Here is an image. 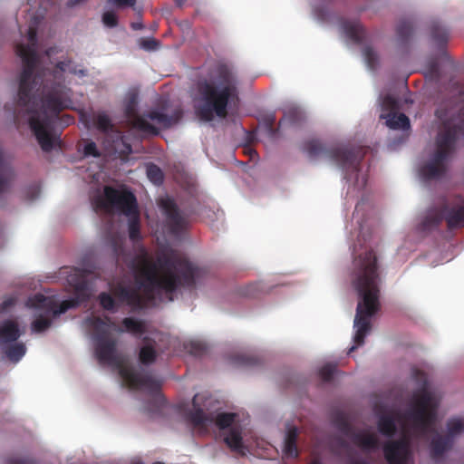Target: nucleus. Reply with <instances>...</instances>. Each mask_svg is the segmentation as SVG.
I'll return each mask as SVG.
<instances>
[{
	"label": "nucleus",
	"instance_id": "18",
	"mask_svg": "<svg viewBox=\"0 0 464 464\" xmlns=\"http://www.w3.org/2000/svg\"><path fill=\"white\" fill-rule=\"evenodd\" d=\"M22 332L19 328V324L15 320L6 319L0 323V348L9 343L16 342Z\"/></svg>",
	"mask_w": 464,
	"mask_h": 464
},
{
	"label": "nucleus",
	"instance_id": "7",
	"mask_svg": "<svg viewBox=\"0 0 464 464\" xmlns=\"http://www.w3.org/2000/svg\"><path fill=\"white\" fill-rule=\"evenodd\" d=\"M95 211L111 212L118 210L130 217L128 228L130 239L136 243L141 239L140 221L135 195L129 190H119L111 186H105L103 195H98L92 199Z\"/></svg>",
	"mask_w": 464,
	"mask_h": 464
},
{
	"label": "nucleus",
	"instance_id": "37",
	"mask_svg": "<svg viewBox=\"0 0 464 464\" xmlns=\"http://www.w3.org/2000/svg\"><path fill=\"white\" fill-rule=\"evenodd\" d=\"M398 108V102L394 97L391 95H386L383 97L382 102V109L383 111H386V113H396Z\"/></svg>",
	"mask_w": 464,
	"mask_h": 464
},
{
	"label": "nucleus",
	"instance_id": "43",
	"mask_svg": "<svg viewBox=\"0 0 464 464\" xmlns=\"http://www.w3.org/2000/svg\"><path fill=\"white\" fill-rule=\"evenodd\" d=\"M83 152L85 156H92L98 158L101 156L99 150L97 149L96 143L89 141L85 144Z\"/></svg>",
	"mask_w": 464,
	"mask_h": 464
},
{
	"label": "nucleus",
	"instance_id": "20",
	"mask_svg": "<svg viewBox=\"0 0 464 464\" xmlns=\"http://www.w3.org/2000/svg\"><path fill=\"white\" fill-rule=\"evenodd\" d=\"M350 438L353 443L362 450H374L378 449L380 445L377 436L367 431H353Z\"/></svg>",
	"mask_w": 464,
	"mask_h": 464
},
{
	"label": "nucleus",
	"instance_id": "23",
	"mask_svg": "<svg viewBox=\"0 0 464 464\" xmlns=\"http://www.w3.org/2000/svg\"><path fill=\"white\" fill-rule=\"evenodd\" d=\"M430 35L431 41L439 49L445 48L450 38L449 30L438 20L431 21L430 24Z\"/></svg>",
	"mask_w": 464,
	"mask_h": 464
},
{
	"label": "nucleus",
	"instance_id": "48",
	"mask_svg": "<svg viewBox=\"0 0 464 464\" xmlns=\"http://www.w3.org/2000/svg\"><path fill=\"white\" fill-rule=\"evenodd\" d=\"M118 7L133 6L137 0H108Z\"/></svg>",
	"mask_w": 464,
	"mask_h": 464
},
{
	"label": "nucleus",
	"instance_id": "14",
	"mask_svg": "<svg viewBox=\"0 0 464 464\" xmlns=\"http://www.w3.org/2000/svg\"><path fill=\"white\" fill-rule=\"evenodd\" d=\"M136 106L137 102L135 97H132L125 106V116L131 127L142 133L158 135L160 133L159 129L147 121L145 114L143 116L139 115Z\"/></svg>",
	"mask_w": 464,
	"mask_h": 464
},
{
	"label": "nucleus",
	"instance_id": "13",
	"mask_svg": "<svg viewBox=\"0 0 464 464\" xmlns=\"http://www.w3.org/2000/svg\"><path fill=\"white\" fill-rule=\"evenodd\" d=\"M385 459L389 464H406L410 453V443L405 438L387 441L383 445Z\"/></svg>",
	"mask_w": 464,
	"mask_h": 464
},
{
	"label": "nucleus",
	"instance_id": "53",
	"mask_svg": "<svg viewBox=\"0 0 464 464\" xmlns=\"http://www.w3.org/2000/svg\"><path fill=\"white\" fill-rule=\"evenodd\" d=\"M430 71L433 72V73H438L439 72V67H438V64L436 63H432L430 64Z\"/></svg>",
	"mask_w": 464,
	"mask_h": 464
},
{
	"label": "nucleus",
	"instance_id": "46",
	"mask_svg": "<svg viewBox=\"0 0 464 464\" xmlns=\"http://www.w3.org/2000/svg\"><path fill=\"white\" fill-rule=\"evenodd\" d=\"M237 362L242 365L252 366L256 364L258 360L255 357L242 355L238 356Z\"/></svg>",
	"mask_w": 464,
	"mask_h": 464
},
{
	"label": "nucleus",
	"instance_id": "15",
	"mask_svg": "<svg viewBox=\"0 0 464 464\" xmlns=\"http://www.w3.org/2000/svg\"><path fill=\"white\" fill-rule=\"evenodd\" d=\"M182 115L181 108H176L170 113L166 111V108H157L148 111L145 118L156 122L161 128L169 129L177 124Z\"/></svg>",
	"mask_w": 464,
	"mask_h": 464
},
{
	"label": "nucleus",
	"instance_id": "29",
	"mask_svg": "<svg viewBox=\"0 0 464 464\" xmlns=\"http://www.w3.org/2000/svg\"><path fill=\"white\" fill-rule=\"evenodd\" d=\"M413 33L412 23L409 20H401L396 28L397 39L401 44H406Z\"/></svg>",
	"mask_w": 464,
	"mask_h": 464
},
{
	"label": "nucleus",
	"instance_id": "6",
	"mask_svg": "<svg viewBox=\"0 0 464 464\" xmlns=\"http://www.w3.org/2000/svg\"><path fill=\"white\" fill-rule=\"evenodd\" d=\"M412 378L420 387L413 393L411 408L404 417L411 422L417 432L427 435L436 425L440 399L429 389L425 372L415 368L412 370Z\"/></svg>",
	"mask_w": 464,
	"mask_h": 464
},
{
	"label": "nucleus",
	"instance_id": "11",
	"mask_svg": "<svg viewBox=\"0 0 464 464\" xmlns=\"http://www.w3.org/2000/svg\"><path fill=\"white\" fill-rule=\"evenodd\" d=\"M209 401L210 398L202 394L194 395L192 399L193 409L187 414V420L195 428L207 430L208 427L213 423L220 430H229L232 426H237L235 424L237 418V413L221 412L216 414L209 411Z\"/></svg>",
	"mask_w": 464,
	"mask_h": 464
},
{
	"label": "nucleus",
	"instance_id": "8",
	"mask_svg": "<svg viewBox=\"0 0 464 464\" xmlns=\"http://www.w3.org/2000/svg\"><path fill=\"white\" fill-rule=\"evenodd\" d=\"M303 150L311 159L324 158L336 163L345 171L346 179L350 174H358L361 161L365 154L362 147H326L314 139L305 141Z\"/></svg>",
	"mask_w": 464,
	"mask_h": 464
},
{
	"label": "nucleus",
	"instance_id": "47",
	"mask_svg": "<svg viewBox=\"0 0 464 464\" xmlns=\"http://www.w3.org/2000/svg\"><path fill=\"white\" fill-rule=\"evenodd\" d=\"M159 45V42L155 39H145L141 43V46L146 50H155Z\"/></svg>",
	"mask_w": 464,
	"mask_h": 464
},
{
	"label": "nucleus",
	"instance_id": "41",
	"mask_svg": "<svg viewBox=\"0 0 464 464\" xmlns=\"http://www.w3.org/2000/svg\"><path fill=\"white\" fill-rule=\"evenodd\" d=\"M189 353L195 356H201L207 352L205 344L199 342H191L188 346Z\"/></svg>",
	"mask_w": 464,
	"mask_h": 464
},
{
	"label": "nucleus",
	"instance_id": "40",
	"mask_svg": "<svg viewBox=\"0 0 464 464\" xmlns=\"http://www.w3.org/2000/svg\"><path fill=\"white\" fill-rule=\"evenodd\" d=\"M102 23L110 28L116 27L118 25V17L112 11L104 12L102 14Z\"/></svg>",
	"mask_w": 464,
	"mask_h": 464
},
{
	"label": "nucleus",
	"instance_id": "34",
	"mask_svg": "<svg viewBox=\"0 0 464 464\" xmlns=\"http://www.w3.org/2000/svg\"><path fill=\"white\" fill-rule=\"evenodd\" d=\"M147 177L155 185H160L163 182L164 175L160 167L150 163L147 166Z\"/></svg>",
	"mask_w": 464,
	"mask_h": 464
},
{
	"label": "nucleus",
	"instance_id": "55",
	"mask_svg": "<svg viewBox=\"0 0 464 464\" xmlns=\"http://www.w3.org/2000/svg\"><path fill=\"white\" fill-rule=\"evenodd\" d=\"M131 27L135 30H138V29H141L142 28V24H137V23H132L131 24Z\"/></svg>",
	"mask_w": 464,
	"mask_h": 464
},
{
	"label": "nucleus",
	"instance_id": "3",
	"mask_svg": "<svg viewBox=\"0 0 464 464\" xmlns=\"http://www.w3.org/2000/svg\"><path fill=\"white\" fill-rule=\"evenodd\" d=\"M380 274L377 256L372 249L355 256L353 261L352 284L360 300L356 307L353 327L355 334L348 353L364 343L366 334L371 330V318L380 309Z\"/></svg>",
	"mask_w": 464,
	"mask_h": 464
},
{
	"label": "nucleus",
	"instance_id": "58",
	"mask_svg": "<svg viewBox=\"0 0 464 464\" xmlns=\"http://www.w3.org/2000/svg\"><path fill=\"white\" fill-rule=\"evenodd\" d=\"M246 150H247V151H248V153H250L251 157H253V155H256V151L252 150V149L246 148Z\"/></svg>",
	"mask_w": 464,
	"mask_h": 464
},
{
	"label": "nucleus",
	"instance_id": "49",
	"mask_svg": "<svg viewBox=\"0 0 464 464\" xmlns=\"http://www.w3.org/2000/svg\"><path fill=\"white\" fill-rule=\"evenodd\" d=\"M256 291H257V285L252 284V285H247L245 288L243 294L246 296L255 297L256 295Z\"/></svg>",
	"mask_w": 464,
	"mask_h": 464
},
{
	"label": "nucleus",
	"instance_id": "1",
	"mask_svg": "<svg viewBox=\"0 0 464 464\" xmlns=\"http://www.w3.org/2000/svg\"><path fill=\"white\" fill-rule=\"evenodd\" d=\"M28 36L32 44H18L15 46V53L24 63L20 74L17 105L28 114L30 129L41 149L49 152L60 143L59 138L52 135L50 131L53 119L67 108L65 87L59 82L61 74L69 72L84 76L86 71L77 69L71 60H65L57 63V72L43 70L34 75L39 62L34 45L36 30L29 28Z\"/></svg>",
	"mask_w": 464,
	"mask_h": 464
},
{
	"label": "nucleus",
	"instance_id": "38",
	"mask_svg": "<svg viewBox=\"0 0 464 464\" xmlns=\"http://www.w3.org/2000/svg\"><path fill=\"white\" fill-rule=\"evenodd\" d=\"M336 372V366L334 364H325L320 371L319 375L324 382H330Z\"/></svg>",
	"mask_w": 464,
	"mask_h": 464
},
{
	"label": "nucleus",
	"instance_id": "12",
	"mask_svg": "<svg viewBox=\"0 0 464 464\" xmlns=\"http://www.w3.org/2000/svg\"><path fill=\"white\" fill-rule=\"evenodd\" d=\"M160 207L166 217L167 226L172 235L179 236L186 230L188 225V218L181 213L173 198L169 197L161 198Z\"/></svg>",
	"mask_w": 464,
	"mask_h": 464
},
{
	"label": "nucleus",
	"instance_id": "44",
	"mask_svg": "<svg viewBox=\"0 0 464 464\" xmlns=\"http://www.w3.org/2000/svg\"><path fill=\"white\" fill-rule=\"evenodd\" d=\"M16 303V297L8 296L0 304V313H5Z\"/></svg>",
	"mask_w": 464,
	"mask_h": 464
},
{
	"label": "nucleus",
	"instance_id": "50",
	"mask_svg": "<svg viewBox=\"0 0 464 464\" xmlns=\"http://www.w3.org/2000/svg\"><path fill=\"white\" fill-rule=\"evenodd\" d=\"M112 247L114 256H118L121 253V246L116 238H112Z\"/></svg>",
	"mask_w": 464,
	"mask_h": 464
},
{
	"label": "nucleus",
	"instance_id": "26",
	"mask_svg": "<svg viewBox=\"0 0 464 464\" xmlns=\"http://www.w3.org/2000/svg\"><path fill=\"white\" fill-rule=\"evenodd\" d=\"M377 428L381 434L393 437L397 431V418L393 414H382L378 417Z\"/></svg>",
	"mask_w": 464,
	"mask_h": 464
},
{
	"label": "nucleus",
	"instance_id": "51",
	"mask_svg": "<svg viewBox=\"0 0 464 464\" xmlns=\"http://www.w3.org/2000/svg\"><path fill=\"white\" fill-rule=\"evenodd\" d=\"M7 464H35L29 459H10Z\"/></svg>",
	"mask_w": 464,
	"mask_h": 464
},
{
	"label": "nucleus",
	"instance_id": "27",
	"mask_svg": "<svg viewBox=\"0 0 464 464\" xmlns=\"http://www.w3.org/2000/svg\"><path fill=\"white\" fill-rule=\"evenodd\" d=\"M382 119L386 120V125L392 130H407L410 128V120L404 113H382Z\"/></svg>",
	"mask_w": 464,
	"mask_h": 464
},
{
	"label": "nucleus",
	"instance_id": "22",
	"mask_svg": "<svg viewBox=\"0 0 464 464\" xmlns=\"http://www.w3.org/2000/svg\"><path fill=\"white\" fill-rule=\"evenodd\" d=\"M343 33L350 40L361 44L366 36L365 28L360 22L345 20L342 23Z\"/></svg>",
	"mask_w": 464,
	"mask_h": 464
},
{
	"label": "nucleus",
	"instance_id": "16",
	"mask_svg": "<svg viewBox=\"0 0 464 464\" xmlns=\"http://www.w3.org/2000/svg\"><path fill=\"white\" fill-rule=\"evenodd\" d=\"M445 221L449 229L464 227V200L460 203L443 206Z\"/></svg>",
	"mask_w": 464,
	"mask_h": 464
},
{
	"label": "nucleus",
	"instance_id": "9",
	"mask_svg": "<svg viewBox=\"0 0 464 464\" xmlns=\"http://www.w3.org/2000/svg\"><path fill=\"white\" fill-rule=\"evenodd\" d=\"M462 127L450 122H444L442 130L436 139V150L430 160L420 169V175L425 180L436 179L443 176L447 170V162L453 154L458 134Z\"/></svg>",
	"mask_w": 464,
	"mask_h": 464
},
{
	"label": "nucleus",
	"instance_id": "10",
	"mask_svg": "<svg viewBox=\"0 0 464 464\" xmlns=\"http://www.w3.org/2000/svg\"><path fill=\"white\" fill-rule=\"evenodd\" d=\"M80 304L76 298L64 300L57 304L55 300L47 297L42 294H36L29 297L26 305L36 310L35 319L32 323V331L34 333H43L52 325L53 319L65 313L71 308H75Z\"/></svg>",
	"mask_w": 464,
	"mask_h": 464
},
{
	"label": "nucleus",
	"instance_id": "2",
	"mask_svg": "<svg viewBox=\"0 0 464 464\" xmlns=\"http://www.w3.org/2000/svg\"><path fill=\"white\" fill-rule=\"evenodd\" d=\"M140 276L143 282L139 285L116 284L111 293L102 292L98 295L101 307L116 313L121 305L131 311H140L155 301H173L176 292L183 287L194 289L197 282L203 277L205 271L188 258L174 253L164 254L152 262L144 250L140 256Z\"/></svg>",
	"mask_w": 464,
	"mask_h": 464
},
{
	"label": "nucleus",
	"instance_id": "61",
	"mask_svg": "<svg viewBox=\"0 0 464 464\" xmlns=\"http://www.w3.org/2000/svg\"><path fill=\"white\" fill-rule=\"evenodd\" d=\"M153 464H164V463H162V462H155Z\"/></svg>",
	"mask_w": 464,
	"mask_h": 464
},
{
	"label": "nucleus",
	"instance_id": "24",
	"mask_svg": "<svg viewBox=\"0 0 464 464\" xmlns=\"http://www.w3.org/2000/svg\"><path fill=\"white\" fill-rule=\"evenodd\" d=\"M305 114L304 111L295 105L286 106L284 109V116L279 121V127L285 123H288L291 126H300L305 121Z\"/></svg>",
	"mask_w": 464,
	"mask_h": 464
},
{
	"label": "nucleus",
	"instance_id": "35",
	"mask_svg": "<svg viewBox=\"0 0 464 464\" xmlns=\"http://www.w3.org/2000/svg\"><path fill=\"white\" fill-rule=\"evenodd\" d=\"M94 124L96 128L102 132H107L113 128V124L111 123L110 117L105 113H99L96 115L94 118Z\"/></svg>",
	"mask_w": 464,
	"mask_h": 464
},
{
	"label": "nucleus",
	"instance_id": "54",
	"mask_svg": "<svg viewBox=\"0 0 464 464\" xmlns=\"http://www.w3.org/2000/svg\"><path fill=\"white\" fill-rule=\"evenodd\" d=\"M84 285H85V283L84 282H81V283H78L75 285V288H76L77 291H82V290H83Z\"/></svg>",
	"mask_w": 464,
	"mask_h": 464
},
{
	"label": "nucleus",
	"instance_id": "57",
	"mask_svg": "<svg viewBox=\"0 0 464 464\" xmlns=\"http://www.w3.org/2000/svg\"><path fill=\"white\" fill-rule=\"evenodd\" d=\"M65 117H66L65 123H66L67 125H69L71 122H72V121H73V118H72V117H71V116H69V115H66Z\"/></svg>",
	"mask_w": 464,
	"mask_h": 464
},
{
	"label": "nucleus",
	"instance_id": "45",
	"mask_svg": "<svg viewBox=\"0 0 464 464\" xmlns=\"http://www.w3.org/2000/svg\"><path fill=\"white\" fill-rule=\"evenodd\" d=\"M297 439H298V429L295 426L289 428L286 432L285 440L297 443Z\"/></svg>",
	"mask_w": 464,
	"mask_h": 464
},
{
	"label": "nucleus",
	"instance_id": "60",
	"mask_svg": "<svg viewBox=\"0 0 464 464\" xmlns=\"http://www.w3.org/2000/svg\"><path fill=\"white\" fill-rule=\"evenodd\" d=\"M143 341H144V342H148V341H149V338H148V337H145V338L143 339Z\"/></svg>",
	"mask_w": 464,
	"mask_h": 464
},
{
	"label": "nucleus",
	"instance_id": "4",
	"mask_svg": "<svg viewBox=\"0 0 464 464\" xmlns=\"http://www.w3.org/2000/svg\"><path fill=\"white\" fill-rule=\"evenodd\" d=\"M238 80L233 69L226 63H218L211 72L210 79H201L197 83L194 97L196 116L209 122L215 116L226 118L230 101L237 99Z\"/></svg>",
	"mask_w": 464,
	"mask_h": 464
},
{
	"label": "nucleus",
	"instance_id": "56",
	"mask_svg": "<svg viewBox=\"0 0 464 464\" xmlns=\"http://www.w3.org/2000/svg\"><path fill=\"white\" fill-rule=\"evenodd\" d=\"M186 1H187V0H174L175 4H176L178 6H179V7H181V6L185 4V2H186Z\"/></svg>",
	"mask_w": 464,
	"mask_h": 464
},
{
	"label": "nucleus",
	"instance_id": "5",
	"mask_svg": "<svg viewBox=\"0 0 464 464\" xmlns=\"http://www.w3.org/2000/svg\"><path fill=\"white\" fill-rule=\"evenodd\" d=\"M94 332L95 354L102 364H108L119 369V373L129 388L132 390L144 389L159 400H163L160 391L161 381L150 375H141L131 366L126 365L123 358L117 353V341L111 338L107 323L100 317H90L86 320Z\"/></svg>",
	"mask_w": 464,
	"mask_h": 464
},
{
	"label": "nucleus",
	"instance_id": "52",
	"mask_svg": "<svg viewBox=\"0 0 464 464\" xmlns=\"http://www.w3.org/2000/svg\"><path fill=\"white\" fill-rule=\"evenodd\" d=\"M83 0H68L67 2V5L69 7H73L77 5H79L80 3H82Z\"/></svg>",
	"mask_w": 464,
	"mask_h": 464
},
{
	"label": "nucleus",
	"instance_id": "33",
	"mask_svg": "<svg viewBox=\"0 0 464 464\" xmlns=\"http://www.w3.org/2000/svg\"><path fill=\"white\" fill-rule=\"evenodd\" d=\"M157 352L150 344H145L140 350L139 359L144 365L151 364L156 361Z\"/></svg>",
	"mask_w": 464,
	"mask_h": 464
},
{
	"label": "nucleus",
	"instance_id": "39",
	"mask_svg": "<svg viewBox=\"0 0 464 464\" xmlns=\"http://www.w3.org/2000/svg\"><path fill=\"white\" fill-rule=\"evenodd\" d=\"M276 120V118L274 113L266 115L264 119L266 131L270 137H274L278 131V130L275 128Z\"/></svg>",
	"mask_w": 464,
	"mask_h": 464
},
{
	"label": "nucleus",
	"instance_id": "36",
	"mask_svg": "<svg viewBox=\"0 0 464 464\" xmlns=\"http://www.w3.org/2000/svg\"><path fill=\"white\" fill-rule=\"evenodd\" d=\"M362 53L368 67L372 70L375 69L378 64L377 53L371 46H365Z\"/></svg>",
	"mask_w": 464,
	"mask_h": 464
},
{
	"label": "nucleus",
	"instance_id": "30",
	"mask_svg": "<svg viewBox=\"0 0 464 464\" xmlns=\"http://www.w3.org/2000/svg\"><path fill=\"white\" fill-rule=\"evenodd\" d=\"M333 423L343 434L349 436L353 433V427L347 418V416L339 411L336 412L333 417Z\"/></svg>",
	"mask_w": 464,
	"mask_h": 464
},
{
	"label": "nucleus",
	"instance_id": "17",
	"mask_svg": "<svg viewBox=\"0 0 464 464\" xmlns=\"http://www.w3.org/2000/svg\"><path fill=\"white\" fill-rule=\"evenodd\" d=\"M14 176V170L11 163L6 160L3 150L0 149V201L4 198V195L10 190Z\"/></svg>",
	"mask_w": 464,
	"mask_h": 464
},
{
	"label": "nucleus",
	"instance_id": "42",
	"mask_svg": "<svg viewBox=\"0 0 464 464\" xmlns=\"http://www.w3.org/2000/svg\"><path fill=\"white\" fill-rule=\"evenodd\" d=\"M284 454L289 458H297L299 455V451L297 449L296 442L285 440Z\"/></svg>",
	"mask_w": 464,
	"mask_h": 464
},
{
	"label": "nucleus",
	"instance_id": "31",
	"mask_svg": "<svg viewBox=\"0 0 464 464\" xmlns=\"http://www.w3.org/2000/svg\"><path fill=\"white\" fill-rule=\"evenodd\" d=\"M443 219H445L444 208H442L441 211H435L428 215L421 222L422 229L430 230L435 228L440 225Z\"/></svg>",
	"mask_w": 464,
	"mask_h": 464
},
{
	"label": "nucleus",
	"instance_id": "19",
	"mask_svg": "<svg viewBox=\"0 0 464 464\" xmlns=\"http://www.w3.org/2000/svg\"><path fill=\"white\" fill-rule=\"evenodd\" d=\"M108 322L114 327L118 333H129L135 336H140L146 333L147 327L143 320H139L133 317H125L121 321L122 326H116L114 323L111 322L109 317L106 318Z\"/></svg>",
	"mask_w": 464,
	"mask_h": 464
},
{
	"label": "nucleus",
	"instance_id": "21",
	"mask_svg": "<svg viewBox=\"0 0 464 464\" xmlns=\"http://www.w3.org/2000/svg\"><path fill=\"white\" fill-rule=\"evenodd\" d=\"M454 444L453 440L447 435L436 434L430 441V457L433 459L441 458Z\"/></svg>",
	"mask_w": 464,
	"mask_h": 464
},
{
	"label": "nucleus",
	"instance_id": "25",
	"mask_svg": "<svg viewBox=\"0 0 464 464\" xmlns=\"http://www.w3.org/2000/svg\"><path fill=\"white\" fill-rule=\"evenodd\" d=\"M224 441L232 451L243 453L242 428L239 425L232 426L225 435Z\"/></svg>",
	"mask_w": 464,
	"mask_h": 464
},
{
	"label": "nucleus",
	"instance_id": "28",
	"mask_svg": "<svg viewBox=\"0 0 464 464\" xmlns=\"http://www.w3.org/2000/svg\"><path fill=\"white\" fill-rule=\"evenodd\" d=\"M447 433L446 435L451 440L464 432V418L452 417L447 420L446 423Z\"/></svg>",
	"mask_w": 464,
	"mask_h": 464
},
{
	"label": "nucleus",
	"instance_id": "59",
	"mask_svg": "<svg viewBox=\"0 0 464 464\" xmlns=\"http://www.w3.org/2000/svg\"><path fill=\"white\" fill-rule=\"evenodd\" d=\"M310 464H322L319 459H314Z\"/></svg>",
	"mask_w": 464,
	"mask_h": 464
},
{
	"label": "nucleus",
	"instance_id": "32",
	"mask_svg": "<svg viewBox=\"0 0 464 464\" xmlns=\"http://www.w3.org/2000/svg\"><path fill=\"white\" fill-rule=\"evenodd\" d=\"M26 347L23 343H15L5 349V356L13 362H17L25 354Z\"/></svg>",
	"mask_w": 464,
	"mask_h": 464
}]
</instances>
